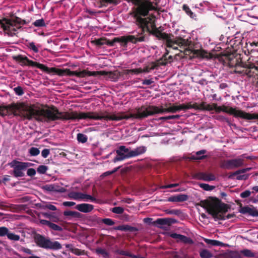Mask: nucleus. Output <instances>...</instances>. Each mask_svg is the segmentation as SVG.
Here are the masks:
<instances>
[{"mask_svg":"<svg viewBox=\"0 0 258 258\" xmlns=\"http://www.w3.org/2000/svg\"><path fill=\"white\" fill-rule=\"evenodd\" d=\"M9 229L6 227H0V236H7Z\"/></svg>","mask_w":258,"mask_h":258,"instance_id":"obj_51","label":"nucleus"},{"mask_svg":"<svg viewBox=\"0 0 258 258\" xmlns=\"http://www.w3.org/2000/svg\"><path fill=\"white\" fill-rule=\"evenodd\" d=\"M241 253L244 256L248 257H253L255 256L254 253L252 252L251 250L245 249L241 251Z\"/></svg>","mask_w":258,"mask_h":258,"instance_id":"obj_40","label":"nucleus"},{"mask_svg":"<svg viewBox=\"0 0 258 258\" xmlns=\"http://www.w3.org/2000/svg\"><path fill=\"white\" fill-rule=\"evenodd\" d=\"M29 153L32 156H36L40 154V150L38 148L31 147L29 150Z\"/></svg>","mask_w":258,"mask_h":258,"instance_id":"obj_41","label":"nucleus"},{"mask_svg":"<svg viewBox=\"0 0 258 258\" xmlns=\"http://www.w3.org/2000/svg\"><path fill=\"white\" fill-rule=\"evenodd\" d=\"M147 148L145 146H140L132 150H130V158L138 156L146 152Z\"/></svg>","mask_w":258,"mask_h":258,"instance_id":"obj_26","label":"nucleus"},{"mask_svg":"<svg viewBox=\"0 0 258 258\" xmlns=\"http://www.w3.org/2000/svg\"><path fill=\"white\" fill-rule=\"evenodd\" d=\"M170 236L173 239H177V242L180 241L185 244H192L194 243V241L190 237L183 235L173 233L170 234Z\"/></svg>","mask_w":258,"mask_h":258,"instance_id":"obj_19","label":"nucleus"},{"mask_svg":"<svg viewBox=\"0 0 258 258\" xmlns=\"http://www.w3.org/2000/svg\"><path fill=\"white\" fill-rule=\"evenodd\" d=\"M117 155L113 159L114 162L123 160L129 157V150L125 146H121L116 151Z\"/></svg>","mask_w":258,"mask_h":258,"instance_id":"obj_16","label":"nucleus"},{"mask_svg":"<svg viewBox=\"0 0 258 258\" xmlns=\"http://www.w3.org/2000/svg\"><path fill=\"white\" fill-rule=\"evenodd\" d=\"M7 237L9 239L14 241H18L20 238L19 235L11 233L9 231L8 233Z\"/></svg>","mask_w":258,"mask_h":258,"instance_id":"obj_43","label":"nucleus"},{"mask_svg":"<svg viewBox=\"0 0 258 258\" xmlns=\"http://www.w3.org/2000/svg\"><path fill=\"white\" fill-rule=\"evenodd\" d=\"M199 176L200 179L207 181H213L216 179L215 176L212 173H200Z\"/></svg>","mask_w":258,"mask_h":258,"instance_id":"obj_27","label":"nucleus"},{"mask_svg":"<svg viewBox=\"0 0 258 258\" xmlns=\"http://www.w3.org/2000/svg\"><path fill=\"white\" fill-rule=\"evenodd\" d=\"M103 76H106V78L109 79L111 81H115L119 77V73L117 71L114 72H106Z\"/></svg>","mask_w":258,"mask_h":258,"instance_id":"obj_28","label":"nucleus"},{"mask_svg":"<svg viewBox=\"0 0 258 258\" xmlns=\"http://www.w3.org/2000/svg\"><path fill=\"white\" fill-rule=\"evenodd\" d=\"M68 196L70 199L75 200H80L83 199V193L80 192L72 191L69 193Z\"/></svg>","mask_w":258,"mask_h":258,"instance_id":"obj_30","label":"nucleus"},{"mask_svg":"<svg viewBox=\"0 0 258 258\" xmlns=\"http://www.w3.org/2000/svg\"><path fill=\"white\" fill-rule=\"evenodd\" d=\"M63 205L66 207H72L76 205V203L73 202H64L63 203Z\"/></svg>","mask_w":258,"mask_h":258,"instance_id":"obj_64","label":"nucleus"},{"mask_svg":"<svg viewBox=\"0 0 258 258\" xmlns=\"http://www.w3.org/2000/svg\"><path fill=\"white\" fill-rule=\"evenodd\" d=\"M123 209L120 207H115L112 208V212L116 214H122L123 212Z\"/></svg>","mask_w":258,"mask_h":258,"instance_id":"obj_54","label":"nucleus"},{"mask_svg":"<svg viewBox=\"0 0 258 258\" xmlns=\"http://www.w3.org/2000/svg\"><path fill=\"white\" fill-rule=\"evenodd\" d=\"M114 229L115 230L126 231L129 230V225H119L118 226L114 227Z\"/></svg>","mask_w":258,"mask_h":258,"instance_id":"obj_52","label":"nucleus"},{"mask_svg":"<svg viewBox=\"0 0 258 258\" xmlns=\"http://www.w3.org/2000/svg\"><path fill=\"white\" fill-rule=\"evenodd\" d=\"M135 6L133 8L132 12H130V16L132 15L136 20V22L143 32H147L152 34L159 40L165 42L167 47L172 48L173 49H177L178 47L184 48L189 46L190 42L187 39H185L179 37H174L171 34H167L162 32L156 28L155 22V16L152 14L146 18H142L148 15L149 11L157 10V8L154 6H157L159 0H145L142 2L141 0H130Z\"/></svg>","mask_w":258,"mask_h":258,"instance_id":"obj_1","label":"nucleus"},{"mask_svg":"<svg viewBox=\"0 0 258 258\" xmlns=\"http://www.w3.org/2000/svg\"><path fill=\"white\" fill-rule=\"evenodd\" d=\"M200 256L201 258H211L213 254L207 249H202L200 251Z\"/></svg>","mask_w":258,"mask_h":258,"instance_id":"obj_36","label":"nucleus"},{"mask_svg":"<svg viewBox=\"0 0 258 258\" xmlns=\"http://www.w3.org/2000/svg\"><path fill=\"white\" fill-rule=\"evenodd\" d=\"M194 53L202 58H210V54L203 49H197L194 50Z\"/></svg>","mask_w":258,"mask_h":258,"instance_id":"obj_31","label":"nucleus"},{"mask_svg":"<svg viewBox=\"0 0 258 258\" xmlns=\"http://www.w3.org/2000/svg\"><path fill=\"white\" fill-rule=\"evenodd\" d=\"M49 154L50 150L48 149H44L41 152V155L44 158H47Z\"/></svg>","mask_w":258,"mask_h":258,"instance_id":"obj_57","label":"nucleus"},{"mask_svg":"<svg viewBox=\"0 0 258 258\" xmlns=\"http://www.w3.org/2000/svg\"><path fill=\"white\" fill-rule=\"evenodd\" d=\"M41 214L44 217L48 219L49 221L51 222L58 223L61 221L60 211L42 212Z\"/></svg>","mask_w":258,"mask_h":258,"instance_id":"obj_18","label":"nucleus"},{"mask_svg":"<svg viewBox=\"0 0 258 258\" xmlns=\"http://www.w3.org/2000/svg\"><path fill=\"white\" fill-rule=\"evenodd\" d=\"M101 221L104 224L108 226H112L115 224L114 221L110 218L102 219Z\"/></svg>","mask_w":258,"mask_h":258,"instance_id":"obj_49","label":"nucleus"},{"mask_svg":"<svg viewBox=\"0 0 258 258\" xmlns=\"http://www.w3.org/2000/svg\"><path fill=\"white\" fill-rule=\"evenodd\" d=\"M97 254L101 255L104 258H109V254L106 249L102 248H98L96 249Z\"/></svg>","mask_w":258,"mask_h":258,"instance_id":"obj_37","label":"nucleus"},{"mask_svg":"<svg viewBox=\"0 0 258 258\" xmlns=\"http://www.w3.org/2000/svg\"><path fill=\"white\" fill-rule=\"evenodd\" d=\"M86 199L87 200H90L91 201H95L96 200V199L95 198L93 197L92 196L89 195L83 194V199Z\"/></svg>","mask_w":258,"mask_h":258,"instance_id":"obj_63","label":"nucleus"},{"mask_svg":"<svg viewBox=\"0 0 258 258\" xmlns=\"http://www.w3.org/2000/svg\"><path fill=\"white\" fill-rule=\"evenodd\" d=\"M251 193V191H250L249 190H246L242 192L241 193H240V196L241 198H243V199L246 198L250 196Z\"/></svg>","mask_w":258,"mask_h":258,"instance_id":"obj_56","label":"nucleus"},{"mask_svg":"<svg viewBox=\"0 0 258 258\" xmlns=\"http://www.w3.org/2000/svg\"><path fill=\"white\" fill-rule=\"evenodd\" d=\"M179 108L178 105H173L167 108H159L153 105H149L146 107L143 106L139 109L137 113H130V118H135L141 119L157 113H163L164 112L175 113L177 111L179 110Z\"/></svg>","mask_w":258,"mask_h":258,"instance_id":"obj_3","label":"nucleus"},{"mask_svg":"<svg viewBox=\"0 0 258 258\" xmlns=\"http://www.w3.org/2000/svg\"><path fill=\"white\" fill-rule=\"evenodd\" d=\"M222 111L233 115L235 117H240L246 120L258 119V113H249L241 110H237L235 108L225 106H222Z\"/></svg>","mask_w":258,"mask_h":258,"instance_id":"obj_9","label":"nucleus"},{"mask_svg":"<svg viewBox=\"0 0 258 258\" xmlns=\"http://www.w3.org/2000/svg\"><path fill=\"white\" fill-rule=\"evenodd\" d=\"M27 46L29 48L32 50L35 53H37L39 51V50L36 46L35 43L33 42L29 43L27 45Z\"/></svg>","mask_w":258,"mask_h":258,"instance_id":"obj_50","label":"nucleus"},{"mask_svg":"<svg viewBox=\"0 0 258 258\" xmlns=\"http://www.w3.org/2000/svg\"><path fill=\"white\" fill-rule=\"evenodd\" d=\"M197 205L205 209L215 221L225 220L235 216L234 213L225 216L224 214L228 212L229 206L215 197H210L206 200H201Z\"/></svg>","mask_w":258,"mask_h":258,"instance_id":"obj_2","label":"nucleus"},{"mask_svg":"<svg viewBox=\"0 0 258 258\" xmlns=\"http://www.w3.org/2000/svg\"><path fill=\"white\" fill-rule=\"evenodd\" d=\"M46 208H47V209H48L51 211H55V212L58 211L57 209V208L55 206L51 205L50 204H49V203H47Z\"/></svg>","mask_w":258,"mask_h":258,"instance_id":"obj_59","label":"nucleus"},{"mask_svg":"<svg viewBox=\"0 0 258 258\" xmlns=\"http://www.w3.org/2000/svg\"><path fill=\"white\" fill-rule=\"evenodd\" d=\"M257 69V67L253 63H246L241 62V63L235 67L234 72L236 73L241 75H246L250 76V69Z\"/></svg>","mask_w":258,"mask_h":258,"instance_id":"obj_14","label":"nucleus"},{"mask_svg":"<svg viewBox=\"0 0 258 258\" xmlns=\"http://www.w3.org/2000/svg\"><path fill=\"white\" fill-rule=\"evenodd\" d=\"M243 165V160L238 158L222 161L220 163V167L225 169H232L242 166Z\"/></svg>","mask_w":258,"mask_h":258,"instance_id":"obj_13","label":"nucleus"},{"mask_svg":"<svg viewBox=\"0 0 258 258\" xmlns=\"http://www.w3.org/2000/svg\"><path fill=\"white\" fill-rule=\"evenodd\" d=\"M251 169V168H245L236 170V171L230 174L228 176V178L229 179H234V177L236 175L237 176L236 177V179L237 180H245L248 179L249 175L248 174H244L242 175L240 174L245 173L246 172L250 171Z\"/></svg>","mask_w":258,"mask_h":258,"instance_id":"obj_15","label":"nucleus"},{"mask_svg":"<svg viewBox=\"0 0 258 258\" xmlns=\"http://www.w3.org/2000/svg\"><path fill=\"white\" fill-rule=\"evenodd\" d=\"M239 212L244 215H247L252 217H258V210L253 206H242L240 204V209Z\"/></svg>","mask_w":258,"mask_h":258,"instance_id":"obj_17","label":"nucleus"},{"mask_svg":"<svg viewBox=\"0 0 258 258\" xmlns=\"http://www.w3.org/2000/svg\"><path fill=\"white\" fill-rule=\"evenodd\" d=\"M9 165L13 168V174L15 177H21L25 176L24 171L29 166L33 165L32 163L29 162H23L18 161L16 160H13L11 162L9 163Z\"/></svg>","mask_w":258,"mask_h":258,"instance_id":"obj_11","label":"nucleus"},{"mask_svg":"<svg viewBox=\"0 0 258 258\" xmlns=\"http://www.w3.org/2000/svg\"><path fill=\"white\" fill-rule=\"evenodd\" d=\"M145 37L141 36L139 37H135L134 36L130 35V42L132 43H136L137 41L141 42L144 40Z\"/></svg>","mask_w":258,"mask_h":258,"instance_id":"obj_44","label":"nucleus"},{"mask_svg":"<svg viewBox=\"0 0 258 258\" xmlns=\"http://www.w3.org/2000/svg\"><path fill=\"white\" fill-rule=\"evenodd\" d=\"M77 139L78 141L81 143H85L87 142L88 140L87 136L81 133H79L77 134Z\"/></svg>","mask_w":258,"mask_h":258,"instance_id":"obj_39","label":"nucleus"},{"mask_svg":"<svg viewBox=\"0 0 258 258\" xmlns=\"http://www.w3.org/2000/svg\"><path fill=\"white\" fill-rule=\"evenodd\" d=\"M13 114L28 119V105L23 103L0 105V115L5 116Z\"/></svg>","mask_w":258,"mask_h":258,"instance_id":"obj_4","label":"nucleus"},{"mask_svg":"<svg viewBox=\"0 0 258 258\" xmlns=\"http://www.w3.org/2000/svg\"><path fill=\"white\" fill-rule=\"evenodd\" d=\"M218 58L220 61L225 65H228L230 68H235L242 62L241 54L236 51L221 53L219 54Z\"/></svg>","mask_w":258,"mask_h":258,"instance_id":"obj_7","label":"nucleus"},{"mask_svg":"<svg viewBox=\"0 0 258 258\" xmlns=\"http://www.w3.org/2000/svg\"><path fill=\"white\" fill-rule=\"evenodd\" d=\"M217 119L222 121H225L226 122H229V120L228 118L223 116V115H218L217 116Z\"/></svg>","mask_w":258,"mask_h":258,"instance_id":"obj_61","label":"nucleus"},{"mask_svg":"<svg viewBox=\"0 0 258 258\" xmlns=\"http://www.w3.org/2000/svg\"><path fill=\"white\" fill-rule=\"evenodd\" d=\"M159 66H160V64L158 62L157 63L153 62L144 68L143 70H142L141 69L130 70V73L132 72L134 73V74H139L142 72L149 73L151 70H153L155 69H157Z\"/></svg>","mask_w":258,"mask_h":258,"instance_id":"obj_20","label":"nucleus"},{"mask_svg":"<svg viewBox=\"0 0 258 258\" xmlns=\"http://www.w3.org/2000/svg\"><path fill=\"white\" fill-rule=\"evenodd\" d=\"M194 105H195L196 107H194V109L197 110H205V108H206L207 104L205 102H202L200 104L198 105L197 103H194Z\"/></svg>","mask_w":258,"mask_h":258,"instance_id":"obj_48","label":"nucleus"},{"mask_svg":"<svg viewBox=\"0 0 258 258\" xmlns=\"http://www.w3.org/2000/svg\"><path fill=\"white\" fill-rule=\"evenodd\" d=\"M166 213L168 214L178 215L180 213L179 210H168L166 211Z\"/></svg>","mask_w":258,"mask_h":258,"instance_id":"obj_60","label":"nucleus"},{"mask_svg":"<svg viewBox=\"0 0 258 258\" xmlns=\"http://www.w3.org/2000/svg\"><path fill=\"white\" fill-rule=\"evenodd\" d=\"M188 199V196L184 194H178L172 196L166 200L167 202H183Z\"/></svg>","mask_w":258,"mask_h":258,"instance_id":"obj_21","label":"nucleus"},{"mask_svg":"<svg viewBox=\"0 0 258 258\" xmlns=\"http://www.w3.org/2000/svg\"><path fill=\"white\" fill-rule=\"evenodd\" d=\"M105 74L104 71H94L90 72L86 70H83L82 71L77 72V71H72L70 69H58L57 72V75L59 76H77L79 78H84L86 76H96L98 75H104Z\"/></svg>","mask_w":258,"mask_h":258,"instance_id":"obj_8","label":"nucleus"},{"mask_svg":"<svg viewBox=\"0 0 258 258\" xmlns=\"http://www.w3.org/2000/svg\"><path fill=\"white\" fill-rule=\"evenodd\" d=\"M1 20L2 24H0V26L4 31H7L8 34L10 36L15 35L17 30L21 28L19 24H17L10 19L4 18Z\"/></svg>","mask_w":258,"mask_h":258,"instance_id":"obj_12","label":"nucleus"},{"mask_svg":"<svg viewBox=\"0 0 258 258\" xmlns=\"http://www.w3.org/2000/svg\"><path fill=\"white\" fill-rule=\"evenodd\" d=\"M182 10L185 13L189 16L191 18L196 19L197 16L190 10L189 7L186 4L182 6Z\"/></svg>","mask_w":258,"mask_h":258,"instance_id":"obj_35","label":"nucleus"},{"mask_svg":"<svg viewBox=\"0 0 258 258\" xmlns=\"http://www.w3.org/2000/svg\"><path fill=\"white\" fill-rule=\"evenodd\" d=\"M34 240L38 247L44 249L57 250L62 248L61 244L58 241L39 233L34 235Z\"/></svg>","mask_w":258,"mask_h":258,"instance_id":"obj_5","label":"nucleus"},{"mask_svg":"<svg viewBox=\"0 0 258 258\" xmlns=\"http://www.w3.org/2000/svg\"><path fill=\"white\" fill-rule=\"evenodd\" d=\"M75 209L83 213H89L93 210L94 206L92 205L83 203L77 205Z\"/></svg>","mask_w":258,"mask_h":258,"instance_id":"obj_24","label":"nucleus"},{"mask_svg":"<svg viewBox=\"0 0 258 258\" xmlns=\"http://www.w3.org/2000/svg\"><path fill=\"white\" fill-rule=\"evenodd\" d=\"M94 42L96 45L98 46H101L105 44H107L109 46H114L115 43L119 44L120 46L123 48H126L127 44L129 42V35L123 36L118 37H115L113 39L106 41V39L100 38L94 40Z\"/></svg>","mask_w":258,"mask_h":258,"instance_id":"obj_10","label":"nucleus"},{"mask_svg":"<svg viewBox=\"0 0 258 258\" xmlns=\"http://www.w3.org/2000/svg\"><path fill=\"white\" fill-rule=\"evenodd\" d=\"M63 215L65 216H71L77 218H80L82 217L81 214L77 211H65L63 212Z\"/></svg>","mask_w":258,"mask_h":258,"instance_id":"obj_34","label":"nucleus"},{"mask_svg":"<svg viewBox=\"0 0 258 258\" xmlns=\"http://www.w3.org/2000/svg\"><path fill=\"white\" fill-rule=\"evenodd\" d=\"M13 59L19 63L21 66H31L35 67L44 72L48 74L54 73L57 75V68H48L45 65L38 63L36 61H33L29 59L27 56L19 54L13 56Z\"/></svg>","mask_w":258,"mask_h":258,"instance_id":"obj_6","label":"nucleus"},{"mask_svg":"<svg viewBox=\"0 0 258 258\" xmlns=\"http://www.w3.org/2000/svg\"><path fill=\"white\" fill-rule=\"evenodd\" d=\"M176 222V220L172 218H158L154 222V224L155 225L170 226Z\"/></svg>","mask_w":258,"mask_h":258,"instance_id":"obj_23","label":"nucleus"},{"mask_svg":"<svg viewBox=\"0 0 258 258\" xmlns=\"http://www.w3.org/2000/svg\"><path fill=\"white\" fill-rule=\"evenodd\" d=\"M179 185V183H173V184H169L168 185H164L162 186V188H172L174 187L178 186Z\"/></svg>","mask_w":258,"mask_h":258,"instance_id":"obj_62","label":"nucleus"},{"mask_svg":"<svg viewBox=\"0 0 258 258\" xmlns=\"http://www.w3.org/2000/svg\"><path fill=\"white\" fill-rule=\"evenodd\" d=\"M44 188L45 190L49 191H54L57 190L55 186L53 184L46 185Z\"/></svg>","mask_w":258,"mask_h":258,"instance_id":"obj_55","label":"nucleus"},{"mask_svg":"<svg viewBox=\"0 0 258 258\" xmlns=\"http://www.w3.org/2000/svg\"><path fill=\"white\" fill-rule=\"evenodd\" d=\"M48 170V167L41 165L38 166L37 168V171L40 174H45L46 171Z\"/></svg>","mask_w":258,"mask_h":258,"instance_id":"obj_46","label":"nucleus"},{"mask_svg":"<svg viewBox=\"0 0 258 258\" xmlns=\"http://www.w3.org/2000/svg\"><path fill=\"white\" fill-rule=\"evenodd\" d=\"M204 241L207 244H210L213 246H224L225 245V244L224 243L217 240H212L205 238Z\"/></svg>","mask_w":258,"mask_h":258,"instance_id":"obj_33","label":"nucleus"},{"mask_svg":"<svg viewBox=\"0 0 258 258\" xmlns=\"http://www.w3.org/2000/svg\"><path fill=\"white\" fill-rule=\"evenodd\" d=\"M33 24L35 27H43L45 26L44 20L43 19H38L33 22Z\"/></svg>","mask_w":258,"mask_h":258,"instance_id":"obj_45","label":"nucleus"},{"mask_svg":"<svg viewBox=\"0 0 258 258\" xmlns=\"http://www.w3.org/2000/svg\"><path fill=\"white\" fill-rule=\"evenodd\" d=\"M169 51L166 49V52L164 54L161 58H160L158 61L160 66L166 65L168 62H171L173 61V57L171 55H169Z\"/></svg>","mask_w":258,"mask_h":258,"instance_id":"obj_25","label":"nucleus"},{"mask_svg":"<svg viewBox=\"0 0 258 258\" xmlns=\"http://www.w3.org/2000/svg\"><path fill=\"white\" fill-rule=\"evenodd\" d=\"M27 174L29 176L32 177L36 174V170L34 168H29L27 171Z\"/></svg>","mask_w":258,"mask_h":258,"instance_id":"obj_58","label":"nucleus"},{"mask_svg":"<svg viewBox=\"0 0 258 258\" xmlns=\"http://www.w3.org/2000/svg\"><path fill=\"white\" fill-rule=\"evenodd\" d=\"M178 106L179 108V110H185L192 109V108L194 109V107H196V106L195 105H194V103L192 104L191 102L188 103L186 104H182L181 105H178Z\"/></svg>","mask_w":258,"mask_h":258,"instance_id":"obj_38","label":"nucleus"},{"mask_svg":"<svg viewBox=\"0 0 258 258\" xmlns=\"http://www.w3.org/2000/svg\"><path fill=\"white\" fill-rule=\"evenodd\" d=\"M200 187H202L203 189L207 191H211L215 188L214 186L210 185L209 184L206 183L200 184Z\"/></svg>","mask_w":258,"mask_h":258,"instance_id":"obj_47","label":"nucleus"},{"mask_svg":"<svg viewBox=\"0 0 258 258\" xmlns=\"http://www.w3.org/2000/svg\"><path fill=\"white\" fill-rule=\"evenodd\" d=\"M14 90L15 93L19 96H21L24 93L22 88L20 86L14 88Z\"/></svg>","mask_w":258,"mask_h":258,"instance_id":"obj_53","label":"nucleus"},{"mask_svg":"<svg viewBox=\"0 0 258 258\" xmlns=\"http://www.w3.org/2000/svg\"><path fill=\"white\" fill-rule=\"evenodd\" d=\"M67 248H70V251L74 254L77 255H81L85 254V251L80 249L77 248L73 247L72 245L67 244L66 245Z\"/></svg>","mask_w":258,"mask_h":258,"instance_id":"obj_32","label":"nucleus"},{"mask_svg":"<svg viewBox=\"0 0 258 258\" xmlns=\"http://www.w3.org/2000/svg\"><path fill=\"white\" fill-rule=\"evenodd\" d=\"M129 2V0H126ZM100 7H107L108 5H117L120 2V0H100Z\"/></svg>","mask_w":258,"mask_h":258,"instance_id":"obj_29","label":"nucleus"},{"mask_svg":"<svg viewBox=\"0 0 258 258\" xmlns=\"http://www.w3.org/2000/svg\"><path fill=\"white\" fill-rule=\"evenodd\" d=\"M40 223L42 225L47 226L49 228L54 231L60 232L63 230L61 226L46 220L40 219Z\"/></svg>","mask_w":258,"mask_h":258,"instance_id":"obj_22","label":"nucleus"},{"mask_svg":"<svg viewBox=\"0 0 258 258\" xmlns=\"http://www.w3.org/2000/svg\"><path fill=\"white\" fill-rule=\"evenodd\" d=\"M179 115H172L160 117V120H167L169 119H177L180 118Z\"/></svg>","mask_w":258,"mask_h":258,"instance_id":"obj_42","label":"nucleus"}]
</instances>
